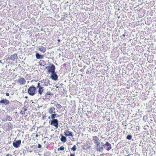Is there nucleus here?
Listing matches in <instances>:
<instances>
[{"label":"nucleus","mask_w":156,"mask_h":156,"mask_svg":"<svg viewBox=\"0 0 156 156\" xmlns=\"http://www.w3.org/2000/svg\"><path fill=\"white\" fill-rule=\"evenodd\" d=\"M80 144V143L79 142L77 143V144Z\"/></svg>","instance_id":"58836bf2"},{"label":"nucleus","mask_w":156,"mask_h":156,"mask_svg":"<svg viewBox=\"0 0 156 156\" xmlns=\"http://www.w3.org/2000/svg\"><path fill=\"white\" fill-rule=\"evenodd\" d=\"M36 56L37 59H41L44 58V56L43 55H40L38 53H36Z\"/></svg>","instance_id":"9b49d317"},{"label":"nucleus","mask_w":156,"mask_h":156,"mask_svg":"<svg viewBox=\"0 0 156 156\" xmlns=\"http://www.w3.org/2000/svg\"><path fill=\"white\" fill-rule=\"evenodd\" d=\"M9 102V101L6 99H2L0 101V103L5 105H8Z\"/></svg>","instance_id":"1a4fd4ad"},{"label":"nucleus","mask_w":156,"mask_h":156,"mask_svg":"<svg viewBox=\"0 0 156 156\" xmlns=\"http://www.w3.org/2000/svg\"><path fill=\"white\" fill-rule=\"evenodd\" d=\"M56 115V114L54 113L51 115V117L53 119V120L55 119V117Z\"/></svg>","instance_id":"6ab92c4d"},{"label":"nucleus","mask_w":156,"mask_h":156,"mask_svg":"<svg viewBox=\"0 0 156 156\" xmlns=\"http://www.w3.org/2000/svg\"><path fill=\"white\" fill-rule=\"evenodd\" d=\"M76 146L75 145H74L73 147L71 148V149L73 151H75L76 150Z\"/></svg>","instance_id":"4be33fe9"},{"label":"nucleus","mask_w":156,"mask_h":156,"mask_svg":"<svg viewBox=\"0 0 156 156\" xmlns=\"http://www.w3.org/2000/svg\"><path fill=\"white\" fill-rule=\"evenodd\" d=\"M50 116H49V117H48V118H49V119H50Z\"/></svg>","instance_id":"4c0bfd02"},{"label":"nucleus","mask_w":156,"mask_h":156,"mask_svg":"<svg viewBox=\"0 0 156 156\" xmlns=\"http://www.w3.org/2000/svg\"><path fill=\"white\" fill-rule=\"evenodd\" d=\"M61 140L62 142H65L67 140L66 138L63 136H62L61 138Z\"/></svg>","instance_id":"dca6fc26"},{"label":"nucleus","mask_w":156,"mask_h":156,"mask_svg":"<svg viewBox=\"0 0 156 156\" xmlns=\"http://www.w3.org/2000/svg\"><path fill=\"white\" fill-rule=\"evenodd\" d=\"M45 117L44 116H43L42 117V119H44V118Z\"/></svg>","instance_id":"473e14b6"},{"label":"nucleus","mask_w":156,"mask_h":156,"mask_svg":"<svg viewBox=\"0 0 156 156\" xmlns=\"http://www.w3.org/2000/svg\"><path fill=\"white\" fill-rule=\"evenodd\" d=\"M39 50L43 53L45 52L46 51V48L42 46H40L39 48Z\"/></svg>","instance_id":"f8f14e48"},{"label":"nucleus","mask_w":156,"mask_h":156,"mask_svg":"<svg viewBox=\"0 0 156 156\" xmlns=\"http://www.w3.org/2000/svg\"><path fill=\"white\" fill-rule=\"evenodd\" d=\"M61 85H63V84H62V83H61Z\"/></svg>","instance_id":"ea45409f"},{"label":"nucleus","mask_w":156,"mask_h":156,"mask_svg":"<svg viewBox=\"0 0 156 156\" xmlns=\"http://www.w3.org/2000/svg\"><path fill=\"white\" fill-rule=\"evenodd\" d=\"M57 41L58 42H59L60 41V39H58L57 40Z\"/></svg>","instance_id":"72a5a7b5"},{"label":"nucleus","mask_w":156,"mask_h":156,"mask_svg":"<svg viewBox=\"0 0 156 156\" xmlns=\"http://www.w3.org/2000/svg\"><path fill=\"white\" fill-rule=\"evenodd\" d=\"M38 92L39 95L41 97L45 93L44 91V87H41L38 89Z\"/></svg>","instance_id":"6e6552de"},{"label":"nucleus","mask_w":156,"mask_h":156,"mask_svg":"<svg viewBox=\"0 0 156 156\" xmlns=\"http://www.w3.org/2000/svg\"><path fill=\"white\" fill-rule=\"evenodd\" d=\"M61 85H63V84H62V83H61Z\"/></svg>","instance_id":"a19ab883"},{"label":"nucleus","mask_w":156,"mask_h":156,"mask_svg":"<svg viewBox=\"0 0 156 156\" xmlns=\"http://www.w3.org/2000/svg\"><path fill=\"white\" fill-rule=\"evenodd\" d=\"M97 150L99 151H101L103 150L104 148L103 147H100V146H97Z\"/></svg>","instance_id":"2eb2a0df"},{"label":"nucleus","mask_w":156,"mask_h":156,"mask_svg":"<svg viewBox=\"0 0 156 156\" xmlns=\"http://www.w3.org/2000/svg\"><path fill=\"white\" fill-rule=\"evenodd\" d=\"M36 88L33 86L30 87L27 90L28 94L31 96L34 95L36 92Z\"/></svg>","instance_id":"f257e3e1"},{"label":"nucleus","mask_w":156,"mask_h":156,"mask_svg":"<svg viewBox=\"0 0 156 156\" xmlns=\"http://www.w3.org/2000/svg\"><path fill=\"white\" fill-rule=\"evenodd\" d=\"M26 110H27V109H25L23 111H21L20 112V114H21L22 115L24 114L25 113V112Z\"/></svg>","instance_id":"393cba45"},{"label":"nucleus","mask_w":156,"mask_h":156,"mask_svg":"<svg viewBox=\"0 0 156 156\" xmlns=\"http://www.w3.org/2000/svg\"><path fill=\"white\" fill-rule=\"evenodd\" d=\"M21 143V140H20L17 141L14 140L13 143V145L16 148L18 147L20 145Z\"/></svg>","instance_id":"39448f33"},{"label":"nucleus","mask_w":156,"mask_h":156,"mask_svg":"<svg viewBox=\"0 0 156 156\" xmlns=\"http://www.w3.org/2000/svg\"><path fill=\"white\" fill-rule=\"evenodd\" d=\"M17 82L20 85H23L25 84L26 81L24 78H21L19 79Z\"/></svg>","instance_id":"423d86ee"},{"label":"nucleus","mask_w":156,"mask_h":156,"mask_svg":"<svg viewBox=\"0 0 156 156\" xmlns=\"http://www.w3.org/2000/svg\"><path fill=\"white\" fill-rule=\"evenodd\" d=\"M41 145L40 144H38V148H41Z\"/></svg>","instance_id":"c85d7f7f"},{"label":"nucleus","mask_w":156,"mask_h":156,"mask_svg":"<svg viewBox=\"0 0 156 156\" xmlns=\"http://www.w3.org/2000/svg\"><path fill=\"white\" fill-rule=\"evenodd\" d=\"M95 144H97V146H99V145L100 144V142L99 141L95 143Z\"/></svg>","instance_id":"cd10ccee"},{"label":"nucleus","mask_w":156,"mask_h":156,"mask_svg":"<svg viewBox=\"0 0 156 156\" xmlns=\"http://www.w3.org/2000/svg\"><path fill=\"white\" fill-rule=\"evenodd\" d=\"M43 87L41 86L40 85V83H39V82L38 83L37 86L36 87L37 88H38L39 89L41 87Z\"/></svg>","instance_id":"5701e85b"},{"label":"nucleus","mask_w":156,"mask_h":156,"mask_svg":"<svg viewBox=\"0 0 156 156\" xmlns=\"http://www.w3.org/2000/svg\"><path fill=\"white\" fill-rule=\"evenodd\" d=\"M2 60H0V62H1V63H2Z\"/></svg>","instance_id":"e433bc0d"},{"label":"nucleus","mask_w":156,"mask_h":156,"mask_svg":"<svg viewBox=\"0 0 156 156\" xmlns=\"http://www.w3.org/2000/svg\"><path fill=\"white\" fill-rule=\"evenodd\" d=\"M5 119L6 120L9 121H10L12 120V118L10 116H8Z\"/></svg>","instance_id":"a211bd4d"},{"label":"nucleus","mask_w":156,"mask_h":156,"mask_svg":"<svg viewBox=\"0 0 156 156\" xmlns=\"http://www.w3.org/2000/svg\"><path fill=\"white\" fill-rule=\"evenodd\" d=\"M112 148V146H109V147H108V149H107V150L108 151H109Z\"/></svg>","instance_id":"bb28decb"},{"label":"nucleus","mask_w":156,"mask_h":156,"mask_svg":"<svg viewBox=\"0 0 156 156\" xmlns=\"http://www.w3.org/2000/svg\"><path fill=\"white\" fill-rule=\"evenodd\" d=\"M46 68L48 69V72L49 73H52L55 72V67L54 65L53 64H52L51 66H46Z\"/></svg>","instance_id":"f03ea898"},{"label":"nucleus","mask_w":156,"mask_h":156,"mask_svg":"<svg viewBox=\"0 0 156 156\" xmlns=\"http://www.w3.org/2000/svg\"><path fill=\"white\" fill-rule=\"evenodd\" d=\"M17 55V54H14L11 56L10 57H8V59L13 61H14L16 59L18 58Z\"/></svg>","instance_id":"20e7f679"},{"label":"nucleus","mask_w":156,"mask_h":156,"mask_svg":"<svg viewBox=\"0 0 156 156\" xmlns=\"http://www.w3.org/2000/svg\"><path fill=\"white\" fill-rule=\"evenodd\" d=\"M64 149V147L63 146H61L59 148H58V151L61 150L62 151Z\"/></svg>","instance_id":"412c9836"},{"label":"nucleus","mask_w":156,"mask_h":156,"mask_svg":"<svg viewBox=\"0 0 156 156\" xmlns=\"http://www.w3.org/2000/svg\"><path fill=\"white\" fill-rule=\"evenodd\" d=\"M70 156H75V155L74 154H71V155H70Z\"/></svg>","instance_id":"2f4dec72"},{"label":"nucleus","mask_w":156,"mask_h":156,"mask_svg":"<svg viewBox=\"0 0 156 156\" xmlns=\"http://www.w3.org/2000/svg\"><path fill=\"white\" fill-rule=\"evenodd\" d=\"M93 139L94 140V143L97 142L98 141L99 138L97 136H94L93 137Z\"/></svg>","instance_id":"f3484780"},{"label":"nucleus","mask_w":156,"mask_h":156,"mask_svg":"<svg viewBox=\"0 0 156 156\" xmlns=\"http://www.w3.org/2000/svg\"><path fill=\"white\" fill-rule=\"evenodd\" d=\"M25 98H27V96H26L25 97Z\"/></svg>","instance_id":"c9c22d12"},{"label":"nucleus","mask_w":156,"mask_h":156,"mask_svg":"<svg viewBox=\"0 0 156 156\" xmlns=\"http://www.w3.org/2000/svg\"><path fill=\"white\" fill-rule=\"evenodd\" d=\"M51 77L52 80L56 81L58 80V76L55 72H54V73H51Z\"/></svg>","instance_id":"0eeeda50"},{"label":"nucleus","mask_w":156,"mask_h":156,"mask_svg":"<svg viewBox=\"0 0 156 156\" xmlns=\"http://www.w3.org/2000/svg\"><path fill=\"white\" fill-rule=\"evenodd\" d=\"M46 93V94H47L48 95H52L51 93L50 92H47Z\"/></svg>","instance_id":"a878e982"},{"label":"nucleus","mask_w":156,"mask_h":156,"mask_svg":"<svg viewBox=\"0 0 156 156\" xmlns=\"http://www.w3.org/2000/svg\"><path fill=\"white\" fill-rule=\"evenodd\" d=\"M65 133L66 136H74L73 133L72 132H70L68 130H66Z\"/></svg>","instance_id":"9d476101"},{"label":"nucleus","mask_w":156,"mask_h":156,"mask_svg":"<svg viewBox=\"0 0 156 156\" xmlns=\"http://www.w3.org/2000/svg\"><path fill=\"white\" fill-rule=\"evenodd\" d=\"M132 136L131 135H128L127 137L126 138L129 140H131L132 139Z\"/></svg>","instance_id":"aec40b11"},{"label":"nucleus","mask_w":156,"mask_h":156,"mask_svg":"<svg viewBox=\"0 0 156 156\" xmlns=\"http://www.w3.org/2000/svg\"><path fill=\"white\" fill-rule=\"evenodd\" d=\"M45 141L44 142V143H45Z\"/></svg>","instance_id":"79ce46f5"},{"label":"nucleus","mask_w":156,"mask_h":156,"mask_svg":"<svg viewBox=\"0 0 156 156\" xmlns=\"http://www.w3.org/2000/svg\"><path fill=\"white\" fill-rule=\"evenodd\" d=\"M6 95L7 96H9V94L8 93H6Z\"/></svg>","instance_id":"c756f323"},{"label":"nucleus","mask_w":156,"mask_h":156,"mask_svg":"<svg viewBox=\"0 0 156 156\" xmlns=\"http://www.w3.org/2000/svg\"><path fill=\"white\" fill-rule=\"evenodd\" d=\"M38 136V135L37 134H36V137H37Z\"/></svg>","instance_id":"f704fd0d"},{"label":"nucleus","mask_w":156,"mask_h":156,"mask_svg":"<svg viewBox=\"0 0 156 156\" xmlns=\"http://www.w3.org/2000/svg\"><path fill=\"white\" fill-rule=\"evenodd\" d=\"M55 108L54 107H52L49 108V113L51 114H52V113H55Z\"/></svg>","instance_id":"ddd939ff"},{"label":"nucleus","mask_w":156,"mask_h":156,"mask_svg":"<svg viewBox=\"0 0 156 156\" xmlns=\"http://www.w3.org/2000/svg\"><path fill=\"white\" fill-rule=\"evenodd\" d=\"M105 145L108 146H111V145L110 143H109L108 142H106V144H105Z\"/></svg>","instance_id":"b1692460"},{"label":"nucleus","mask_w":156,"mask_h":156,"mask_svg":"<svg viewBox=\"0 0 156 156\" xmlns=\"http://www.w3.org/2000/svg\"><path fill=\"white\" fill-rule=\"evenodd\" d=\"M58 121L57 119H54V120L51 121V125L53 126L56 128H57L58 126Z\"/></svg>","instance_id":"7ed1b4c3"},{"label":"nucleus","mask_w":156,"mask_h":156,"mask_svg":"<svg viewBox=\"0 0 156 156\" xmlns=\"http://www.w3.org/2000/svg\"><path fill=\"white\" fill-rule=\"evenodd\" d=\"M6 156H12L11 154H8Z\"/></svg>","instance_id":"7c9ffc66"},{"label":"nucleus","mask_w":156,"mask_h":156,"mask_svg":"<svg viewBox=\"0 0 156 156\" xmlns=\"http://www.w3.org/2000/svg\"><path fill=\"white\" fill-rule=\"evenodd\" d=\"M60 106H61V105H60Z\"/></svg>","instance_id":"37998d69"},{"label":"nucleus","mask_w":156,"mask_h":156,"mask_svg":"<svg viewBox=\"0 0 156 156\" xmlns=\"http://www.w3.org/2000/svg\"><path fill=\"white\" fill-rule=\"evenodd\" d=\"M47 95H48L46 94V93L45 92L42 96L41 97L43 99L45 100L47 98Z\"/></svg>","instance_id":"4468645a"}]
</instances>
